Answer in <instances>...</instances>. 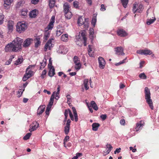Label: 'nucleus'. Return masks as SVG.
Returning a JSON list of instances; mask_svg holds the SVG:
<instances>
[{
    "instance_id": "nucleus-64",
    "label": "nucleus",
    "mask_w": 159,
    "mask_h": 159,
    "mask_svg": "<svg viewBox=\"0 0 159 159\" xmlns=\"http://www.w3.org/2000/svg\"><path fill=\"white\" fill-rule=\"evenodd\" d=\"M120 124L122 125H124L125 123V120L124 119H121L120 121Z\"/></svg>"
},
{
    "instance_id": "nucleus-26",
    "label": "nucleus",
    "mask_w": 159,
    "mask_h": 159,
    "mask_svg": "<svg viewBox=\"0 0 159 159\" xmlns=\"http://www.w3.org/2000/svg\"><path fill=\"white\" fill-rule=\"evenodd\" d=\"M55 0H49V7L50 8H52L54 6Z\"/></svg>"
},
{
    "instance_id": "nucleus-55",
    "label": "nucleus",
    "mask_w": 159,
    "mask_h": 159,
    "mask_svg": "<svg viewBox=\"0 0 159 159\" xmlns=\"http://www.w3.org/2000/svg\"><path fill=\"white\" fill-rule=\"evenodd\" d=\"M62 33V30H57V35L58 36H60Z\"/></svg>"
},
{
    "instance_id": "nucleus-10",
    "label": "nucleus",
    "mask_w": 159,
    "mask_h": 159,
    "mask_svg": "<svg viewBox=\"0 0 159 159\" xmlns=\"http://www.w3.org/2000/svg\"><path fill=\"white\" fill-rule=\"evenodd\" d=\"M52 40L51 39H49L48 42L46 43L45 45L44 48V50L45 51H46L48 48H49V50L51 49V48L52 45Z\"/></svg>"
},
{
    "instance_id": "nucleus-4",
    "label": "nucleus",
    "mask_w": 159,
    "mask_h": 159,
    "mask_svg": "<svg viewBox=\"0 0 159 159\" xmlns=\"http://www.w3.org/2000/svg\"><path fill=\"white\" fill-rule=\"evenodd\" d=\"M89 19L86 18L84 19V21L83 19L82 16H81L79 17L78 20V23L79 26H81L84 25V28L85 29H87L89 27Z\"/></svg>"
},
{
    "instance_id": "nucleus-17",
    "label": "nucleus",
    "mask_w": 159,
    "mask_h": 159,
    "mask_svg": "<svg viewBox=\"0 0 159 159\" xmlns=\"http://www.w3.org/2000/svg\"><path fill=\"white\" fill-rule=\"evenodd\" d=\"M39 126V124L37 122L36 123V124L34 125L32 127H31L29 129V131L30 132H32L35 130H36L38 127Z\"/></svg>"
},
{
    "instance_id": "nucleus-38",
    "label": "nucleus",
    "mask_w": 159,
    "mask_h": 159,
    "mask_svg": "<svg viewBox=\"0 0 159 159\" xmlns=\"http://www.w3.org/2000/svg\"><path fill=\"white\" fill-rule=\"evenodd\" d=\"M89 33L90 34V36L91 38L93 37V34H94L93 29L92 28H90L89 30Z\"/></svg>"
},
{
    "instance_id": "nucleus-58",
    "label": "nucleus",
    "mask_w": 159,
    "mask_h": 159,
    "mask_svg": "<svg viewBox=\"0 0 159 159\" xmlns=\"http://www.w3.org/2000/svg\"><path fill=\"white\" fill-rule=\"evenodd\" d=\"M100 118L102 119L103 120H104L107 118V115H102L100 116Z\"/></svg>"
},
{
    "instance_id": "nucleus-42",
    "label": "nucleus",
    "mask_w": 159,
    "mask_h": 159,
    "mask_svg": "<svg viewBox=\"0 0 159 159\" xmlns=\"http://www.w3.org/2000/svg\"><path fill=\"white\" fill-rule=\"evenodd\" d=\"M56 94V92L54 91L53 92L52 94L51 95V98H50V102H53L54 99V96Z\"/></svg>"
},
{
    "instance_id": "nucleus-18",
    "label": "nucleus",
    "mask_w": 159,
    "mask_h": 159,
    "mask_svg": "<svg viewBox=\"0 0 159 159\" xmlns=\"http://www.w3.org/2000/svg\"><path fill=\"white\" fill-rule=\"evenodd\" d=\"M46 28H45V32L44 33V39L45 40H47L49 37L50 32L48 30H46Z\"/></svg>"
},
{
    "instance_id": "nucleus-13",
    "label": "nucleus",
    "mask_w": 159,
    "mask_h": 159,
    "mask_svg": "<svg viewBox=\"0 0 159 159\" xmlns=\"http://www.w3.org/2000/svg\"><path fill=\"white\" fill-rule=\"evenodd\" d=\"M37 11L36 9L30 11L29 14V16L31 18H35L37 16L36 12Z\"/></svg>"
},
{
    "instance_id": "nucleus-12",
    "label": "nucleus",
    "mask_w": 159,
    "mask_h": 159,
    "mask_svg": "<svg viewBox=\"0 0 159 159\" xmlns=\"http://www.w3.org/2000/svg\"><path fill=\"white\" fill-rule=\"evenodd\" d=\"M49 69L50 70L48 72V75L50 77H52L55 74V69L53 68V66H51Z\"/></svg>"
},
{
    "instance_id": "nucleus-6",
    "label": "nucleus",
    "mask_w": 159,
    "mask_h": 159,
    "mask_svg": "<svg viewBox=\"0 0 159 159\" xmlns=\"http://www.w3.org/2000/svg\"><path fill=\"white\" fill-rule=\"evenodd\" d=\"M98 60L99 67L101 69H103L106 64L104 59L102 57H99Z\"/></svg>"
},
{
    "instance_id": "nucleus-30",
    "label": "nucleus",
    "mask_w": 159,
    "mask_h": 159,
    "mask_svg": "<svg viewBox=\"0 0 159 159\" xmlns=\"http://www.w3.org/2000/svg\"><path fill=\"white\" fill-rule=\"evenodd\" d=\"M54 23L52 22H50L49 23L47 29V30H51L53 27V24Z\"/></svg>"
},
{
    "instance_id": "nucleus-51",
    "label": "nucleus",
    "mask_w": 159,
    "mask_h": 159,
    "mask_svg": "<svg viewBox=\"0 0 159 159\" xmlns=\"http://www.w3.org/2000/svg\"><path fill=\"white\" fill-rule=\"evenodd\" d=\"M106 9L105 5L104 4H102L101 6L100 10L102 11H104L106 10Z\"/></svg>"
},
{
    "instance_id": "nucleus-35",
    "label": "nucleus",
    "mask_w": 159,
    "mask_h": 159,
    "mask_svg": "<svg viewBox=\"0 0 159 159\" xmlns=\"http://www.w3.org/2000/svg\"><path fill=\"white\" fill-rule=\"evenodd\" d=\"M79 3L76 1H74L73 2V5L74 7L75 8H79Z\"/></svg>"
},
{
    "instance_id": "nucleus-24",
    "label": "nucleus",
    "mask_w": 159,
    "mask_h": 159,
    "mask_svg": "<svg viewBox=\"0 0 159 159\" xmlns=\"http://www.w3.org/2000/svg\"><path fill=\"white\" fill-rule=\"evenodd\" d=\"M88 54L90 57H93V52H92L91 46L90 45H88Z\"/></svg>"
},
{
    "instance_id": "nucleus-29",
    "label": "nucleus",
    "mask_w": 159,
    "mask_h": 159,
    "mask_svg": "<svg viewBox=\"0 0 159 159\" xmlns=\"http://www.w3.org/2000/svg\"><path fill=\"white\" fill-rule=\"evenodd\" d=\"M156 20V19L154 18V19H148L147 22V24L148 25H150L152 23Z\"/></svg>"
},
{
    "instance_id": "nucleus-54",
    "label": "nucleus",
    "mask_w": 159,
    "mask_h": 159,
    "mask_svg": "<svg viewBox=\"0 0 159 159\" xmlns=\"http://www.w3.org/2000/svg\"><path fill=\"white\" fill-rule=\"evenodd\" d=\"M61 86L60 85L58 86L57 88V92L56 93L57 94V95H59L60 91V90Z\"/></svg>"
},
{
    "instance_id": "nucleus-8",
    "label": "nucleus",
    "mask_w": 159,
    "mask_h": 159,
    "mask_svg": "<svg viewBox=\"0 0 159 159\" xmlns=\"http://www.w3.org/2000/svg\"><path fill=\"white\" fill-rule=\"evenodd\" d=\"M45 108V105H44L40 106L38 109L37 114L38 115H40L44 111Z\"/></svg>"
},
{
    "instance_id": "nucleus-37",
    "label": "nucleus",
    "mask_w": 159,
    "mask_h": 159,
    "mask_svg": "<svg viewBox=\"0 0 159 159\" xmlns=\"http://www.w3.org/2000/svg\"><path fill=\"white\" fill-rule=\"evenodd\" d=\"M78 59V57L77 56H74L73 58V61L75 64L80 62V60H79Z\"/></svg>"
},
{
    "instance_id": "nucleus-53",
    "label": "nucleus",
    "mask_w": 159,
    "mask_h": 159,
    "mask_svg": "<svg viewBox=\"0 0 159 159\" xmlns=\"http://www.w3.org/2000/svg\"><path fill=\"white\" fill-rule=\"evenodd\" d=\"M137 53L138 54H144V53L143 52V50H137Z\"/></svg>"
},
{
    "instance_id": "nucleus-62",
    "label": "nucleus",
    "mask_w": 159,
    "mask_h": 159,
    "mask_svg": "<svg viewBox=\"0 0 159 159\" xmlns=\"http://www.w3.org/2000/svg\"><path fill=\"white\" fill-rule=\"evenodd\" d=\"M111 150H109L108 149V150H107L106 152H103V155L104 156H106V155L108 154H109V152L111 151Z\"/></svg>"
},
{
    "instance_id": "nucleus-20",
    "label": "nucleus",
    "mask_w": 159,
    "mask_h": 159,
    "mask_svg": "<svg viewBox=\"0 0 159 159\" xmlns=\"http://www.w3.org/2000/svg\"><path fill=\"white\" fill-rule=\"evenodd\" d=\"M23 61V58L22 57H21L17 59L16 61L14 64L16 65H17L21 63Z\"/></svg>"
},
{
    "instance_id": "nucleus-23",
    "label": "nucleus",
    "mask_w": 159,
    "mask_h": 159,
    "mask_svg": "<svg viewBox=\"0 0 159 159\" xmlns=\"http://www.w3.org/2000/svg\"><path fill=\"white\" fill-rule=\"evenodd\" d=\"M91 105L94 110L96 111L98 110V107L94 101H92L91 102Z\"/></svg>"
},
{
    "instance_id": "nucleus-1",
    "label": "nucleus",
    "mask_w": 159,
    "mask_h": 159,
    "mask_svg": "<svg viewBox=\"0 0 159 159\" xmlns=\"http://www.w3.org/2000/svg\"><path fill=\"white\" fill-rule=\"evenodd\" d=\"M23 40L17 37L11 43H9L5 47V51L6 52L20 51L21 49V44Z\"/></svg>"
},
{
    "instance_id": "nucleus-61",
    "label": "nucleus",
    "mask_w": 159,
    "mask_h": 159,
    "mask_svg": "<svg viewBox=\"0 0 159 159\" xmlns=\"http://www.w3.org/2000/svg\"><path fill=\"white\" fill-rule=\"evenodd\" d=\"M39 0H31V2L32 4H36L39 2Z\"/></svg>"
},
{
    "instance_id": "nucleus-19",
    "label": "nucleus",
    "mask_w": 159,
    "mask_h": 159,
    "mask_svg": "<svg viewBox=\"0 0 159 159\" xmlns=\"http://www.w3.org/2000/svg\"><path fill=\"white\" fill-rule=\"evenodd\" d=\"M28 11V10L26 9H23L20 11L21 15L24 17H25L27 16V12Z\"/></svg>"
},
{
    "instance_id": "nucleus-16",
    "label": "nucleus",
    "mask_w": 159,
    "mask_h": 159,
    "mask_svg": "<svg viewBox=\"0 0 159 159\" xmlns=\"http://www.w3.org/2000/svg\"><path fill=\"white\" fill-rule=\"evenodd\" d=\"M14 22L12 21H9L8 22V28L9 30L12 31L13 28Z\"/></svg>"
},
{
    "instance_id": "nucleus-57",
    "label": "nucleus",
    "mask_w": 159,
    "mask_h": 159,
    "mask_svg": "<svg viewBox=\"0 0 159 159\" xmlns=\"http://www.w3.org/2000/svg\"><path fill=\"white\" fill-rule=\"evenodd\" d=\"M69 136H66L65 138V139H64V145L65 144V142H67L68 140H69Z\"/></svg>"
},
{
    "instance_id": "nucleus-9",
    "label": "nucleus",
    "mask_w": 159,
    "mask_h": 159,
    "mask_svg": "<svg viewBox=\"0 0 159 159\" xmlns=\"http://www.w3.org/2000/svg\"><path fill=\"white\" fill-rule=\"evenodd\" d=\"M117 33V34L120 37H125L127 35V33L123 29L118 30Z\"/></svg>"
},
{
    "instance_id": "nucleus-36",
    "label": "nucleus",
    "mask_w": 159,
    "mask_h": 159,
    "mask_svg": "<svg viewBox=\"0 0 159 159\" xmlns=\"http://www.w3.org/2000/svg\"><path fill=\"white\" fill-rule=\"evenodd\" d=\"M70 127L69 126H65L64 128V132L66 134H68L69 133L70 130Z\"/></svg>"
},
{
    "instance_id": "nucleus-44",
    "label": "nucleus",
    "mask_w": 159,
    "mask_h": 159,
    "mask_svg": "<svg viewBox=\"0 0 159 159\" xmlns=\"http://www.w3.org/2000/svg\"><path fill=\"white\" fill-rule=\"evenodd\" d=\"M137 6L138 5L136 4H133L132 10L134 13H135L137 11V10H136V8Z\"/></svg>"
},
{
    "instance_id": "nucleus-63",
    "label": "nucleus",
    "mask_w": 159,
    "mask_h": 159,
    "mask_svg": "<svg viewBox=\"0 0 159 159\" xmlns=\"http://www.w3.org/2000/svg\"><path fill=\"white\" fill-rule=\"evenodd\" d=\"M48 66L49 68H51V66H52V62L51 61V58L49 60V63Z\"/></svg>"
},
{
    "instance_id": "nucleus-59",
    "label": "nucleus",
    "mask_w": 159,
    "mask_h": 159,
    "mask_svg": "<svg viewBox=\"0 0 159 159\" xmlns=\"http://www.w3.org/2000/svg\"><path fill=\"white\" fill-rule=\"evenodd\" d=\"M70 122L71 121L69 119L67 121L66 126L70 127Z\"/></svg>"
},
{
    "instance_id": "nucleus-21",
    "label": "nucleus",
    "mask_w": 159,
    "mask_h": 159,
    "mask_svg": "<svg viewBox=\"0 0 159 159\" xmlns=\"http://www.w3.org/2000/svg\"><path fill=\"white\" fill-rule=\"evenodd\" d=\"M68 35L67 34H63L61 36V39L62 41L66 42L68 41Z\"/></svg>"
},
{
    "instance_id": "nucleus-27",
    "label": "nucleus",
    "mask_w": 159,
    "mask_h": 159,
    "mask_svg": "<svg viewBox=\"0 0 159 159\" xmlns=\"http://www.w3.org/2000/svg\"><path fill=\"white\" fill-rule=\"evenodd\" d=\"M121 1L123 7L125 8H126L128 3V0H121Z\"/></svg>"
},
{
    "instance_id": "nucleus-25",
    "label": "nucleus",
    "mask_w": 159,
    "mask_h": 159,
    "mask_svg": "<svg viewBox=\"0 0 159 159\" xmlns=\"http://www.w3.org/2000/svg\"><path fill=\"white\" fill-rule=\"evenodd\" d=\"M88 79H85L84 80V87L86 90H88L89 89V87L88 86Z\"/></svg>"
},
{
    "instance_id": "nucleus-15",
    "label": "nucleus",
    "mask_w": 159,
    "mask_h": 159,
    "mask_svg": "<svg viewBox=\"0 0 159 159\" xmlns=\"http://www.w3.org/2000/svg\"><path fill=\"white\" fill-rule=\"evenodd\" d=\"M64 11V12L69 11V4L67 3H65L63 5Z\"/></svg>"
},
{
    "instance_id": "nucleus-45",
    "label": "nucleus",
    "mask_w": 159,
    "mask_h": 159,
    "mask_svg": "<svg viewBox=\"0 0 159 159\" xmlns=\"http://www.w3.org/2000/svg\"><path fill=\"white\" fill-rule=\"evenodd\" d=\"M36 42H35V47L37 48L38 47L39 45H40V42L39 40L37 39H36Z\"/></svg>"
},
{
    "instance_id": "nucleus-56",
    "label": "nucleus",
    "mask_w": 159,
    "mask_h": 159,
    "mask_svg": "<svg viewBox=\"0 0 159 159\" xmlns=\"http://www.w3.org/2000/svg\"><path fill=\"white\" fill-rule=\"evenodd\" d=\"M106 146L107 148H108L109 150H111L112 149V147L111 144H107L106 145Z\"/></svg>"
},
{
    "instance_id": "nucleus-7",
    "label": "nucleus",
    "mask_w": 159,
    "mask_h": 159,
    "mask_svg": "<svg viewBox=\"0 0 159 159\" xmlns=\"http://www.w3.org/2000/svg\"><path fill=\"white\" fill-rule=\"evenodd\" d=\"M144 125V122L143 121L141 120L137 123L136 124L135 129L136 131H138L143 127Z\"/></svg>"
},
{
    "instance_id": "nucleus-60",
    "label": "nucleus",
    "mask_w": 159,
    "mask_h": 159,
    "mask_svg": "<svg viewBox=\"0 0 159 159\" xmlns=\"http://www.w3.org/2000/svg\"><path fill=\"white\" fill-rule=\"evenodd\" d=\"M121 149V148H116V150L114 151V153L116 154V153H119L120 151V150Z\"/></svg>"
},
{
    "instance_id": "nucleus-48",
    "label": "nucleus",
    "mask_w": 159,
    "mask_h": 159,
    "mask_svg": "<svg viewBox=\"0 0 159 159\" xmlns=\"http://www.w3.org/2000/svg\"><path fill=\"white\" fill-rule=\"evenodd\" d=\"M40 64L41 65L40 67V69L41 70L45 66L46 64L45 62H41Z\"/></svg>"
},
{
    "instance_id": "nucleus-14",
    "label": "nucleus",
    "mask_w": 159,
    "mask_h": 159,
    "mask_svg": "<svg viewBox=\"0 0 159 159\" xmlns=\"http://www.w3.org/2000/svg\"><path fill=\"white\" fill-rule=\"evenodd\" d=\"M100 126V124L98 123H93L92 125L93 130L94 131H97Z\"/></svg>"
},
{
    "instance_id": "nucleus-3",
    "label": "nucleus",
    "mask_w": 159,
    "mask_h": 159,
    "mask_svg": "<svg viewBox=\"0 0 159 159\" xmlns=\"http://www.w3.org/2000/svg\"><path fill=\"white\" fill-rule=\"evenodd\" d=\"M27 25L24 21L18 22L16 26V31L21 33L25 31L27 28Z\"/></svg>"
},
{
    "instance_id": "nucleus-47",
    "label": "nucleus",
    "mask_w": 159,
    "mask_h": 159,
    "mask_svg": "<svg viewBox=\"0 0 159 159\" xmlns=\"http://www.w3.org/2000/svg\"><path fill=\"white\" fill-rule=\"evenodd\" d=\"M96 21L97 19L96 18H94L92 19L91 24L94 26H95Z\"/></svg>"
},
{
    "instance_id": "nucleus-39",
    "label": "nucleus",
    "mask_w": 159,
    "mask_h": 159,
    "mask_svg": "<svg viewBox=\"0 0 159 159\" xmlns=\"http://www.w3.org/2000/svg\"><path fill=\"white\" fill-rule=\"evenodd\" d=\"M75 68L76 70H79L81 66V64L80 62L75 64Z\"/></svg>"
},
{
    "instance_id": "nucleus-49",
    "label": "nucleus",
    "mask_w": 159,
    "mask_h": 159,
    "mask_svg": "<svg viewBox=\"0 0 159 159\" xmlns=\"http://www.w3.org/2000/svg\"><path fill=\"white\" fill-rule=\"evenodd\" d=\"M68 113H69L68 109H66L65 111V112H64V115H65V119H67L68 115Z\"/></svg>"
},
{
    "instance_id": "nucleus-50",
    "label": "nucleus",
    "mask_w": 159,
    "mask_h": 159,
    "mask_svg": "<svg viewBox=\"0 0 159 159\" xmlns=\"http://www.w3.org/2000/svg\"><path fill=\"white\" fill-rule=\"evenodd\" d=\"M51 108L48 107H47L46 110L45 111L46 114L47 115H48L49 114V112Z\"/></svg>"
},
{
    "instance_id": "nucleus-28",
    "label": "nucleus",
    "mask_w": 159,
    "mask_h": 159,
    "mask_svg": "<svg viewBox=\"0 0 159 159\" xmlns=\"http://www.w3.org/2000/svg\"><path fill=\"white\" fill-rule=\"evenodd\" d=\"M14 58V55H11L10 56V58L9 59V60L7 61L5 63V64L6 65H9L11 63V62L12 61V59Z\"/></svg>"
},
{
    "instance_id": "nucleus-33",
    "label": "nucleus",
    "mask_w": 159,
    "mask_h": 159,
    "mask_svg": "<svg viewBox=\"0 0 159 159\" xmlns=\"http://www.w3.org/2000/svg\"><path fill=\"white\" fill-rule=\"evenodd\" d=\"M31 135V133H28L23 138V139L24 140H26L29 139Z\"/></svg>"
},
{
    "instance_id": "nucleus-52",
    "label": "nucleus",
    "mask_w": 159,
    "mask_h": 159,
    "mask_svg": "<svg viewBox=\"0 0 159 159\" xmlns=\"http://www.w3.org/2000/svg\"><path fill=\"white\" fill-rule=\"evenodd\" d=\"M126 59V58H125V59H124V60H123L122 61H121L119 63H116L115 64L116 66H118L120 64L124 63L125 62V60Z\"/></svg>"
},
{
    "instance_id": "nucleus-11",
    "label": "nucleus",
    "mask_w": 159,
    "mask_h": 159,
    "mask_svg": "<svg viewBox=\"0 0 159 159\" xmlns=\"http://www.w3.org/2000/svg\"><path fill=\"white\" fill-rule=\"evenodd\" d=\"M32 41L33 40L31 39L27 38L24 42L23 47L25 48L29 46L30 44L31 41Z\"/></svg>"
},
{
    "instance_id": "nucleus-46",
    "label": "nucleus",
    "mask_w": 159,
    "mask_h": 159,
    "mask_svg": "<svg viewBox=\"0 0 159 159\" xmlns=\"http://www.w3.org/2000/svg\"><path fill=\"white\" fill-rule=\"evenodd\" d=\"M4 16L2 14H0V25L3 23V19H4Z\"/></svg>"
},
{
    "instance_id": "nucleus-2",
    "label": "nucleus",
    "mask_w": 159,
    "mask_h": 159,
    "mask_svg": "<svg viewBox=\"0 0 159 159\" xmlns=\"http://www.w3.org/2000/svg\"><path fill=\"white\" fill-rule=\"evenodd\" d=\"M145 98L146 102L149 105L152 110L153 109V106L152 99H151V93L150 89L147 87L144 89Z\"/></svg>"
},
{
    "instance_id": "nucleus-43",
    "label": "nucleus",
    "mask_w": 159,
    "mask_h": 159,
    "mask_svg": "<svg viewBox=\"0 0 159 159\" xmlns=\"http://www.w3.org/2000/svg\"><path fill=\"white\" fill-rule=\"evenodd\" d=\"M47 73V71L46 70H43L41 74V77L42 79H43Z\"/></svg>"
},
{
    "instance_id": "nucleus-31",
    "label": "nucleus",
    "mask_w": 159,
    "mask_h": 159,
    "mask_svg": "<svg viewBox=\"0 0 159 159\" xmlns=\"http://www.w3.org/2000/svg\"><path fill=\"white\" fill-rule=\"evenodd\" d=\"M13 0H4V5L9 6L13 2Z\"/></svg>"
},
{
    "instance_id": "nucleus-34",
    "label": "nucleus",
    "mask_w": 159,
    "mask_h": 159,
    "mask_svg": "<svg viewBox=\"0 0 159 159\" xmlns=\"http://www.w3.org/2000/svg\"><path fill=\"white\" fill-rule=\"evenodd\" d=\"M30 77L28 75L27 73H25L23 78V80L25 81L30 78Z\"/></svg>"
},
{
    "instance_id": "nucleus-41",
    "label": "nucleus",
    "mask_w": 159,
    "mask_h": 159,
    "mask_svg": "<svg viewBox=\"0 0 159 159\" xmlns=\"http://www.w3.org/2000/svg\"><path fill=\"white\" fill-rule=\"evenodd\" d=\"M31 77L33 75V71L30 70H29L27 71L26 70V73Z\"/></svg>"
},
{
    "instance_id": "nucleus-22",
    "label": "nucleus",
    "mask_w": 159,
    "mask_h": 159,
    "mask_svg": "<svg viewBox=\"0 0 159 159\" xmlns=\"http://www.w3.org/2000/svg\"><path fill=\"white\" fill-rule=\"evenodd\" d=\"M64 13L65 17L67 19H69L71 18L72 16V14L70 11H69Z\"/></svg>"
},
{
    "instance_id": "nucleus-40",
    "label": "nucleus",
    "mask_w": 159,
    "mask_h": 159,
    "mask_svg": "<svg viewBox=\"0 0 159 159\" xmlns=\"http://www.w3.org/2000/svg\"><path fill=\"white\" fill-rule=\"evenodd\" d=\"M139 76L141 79H147V76L144 73L140 74L139 75Z\"/></svg>"
},
{
    "instance_id": "nucleus-5",
    "label": "nucleus",
    "mask_w": 159,
    "mask_h": 159,
    "mask_svg": "<svg viewBox=\"0 0 159 159\" xmlns=\"http://www.w3.org/2000/svg\"><path fill=\"white\" fill-rule=\"evenodd\" d=\"M116 54L117 55H124L125 53L123 52V49L121 47H117L115 48Z\"/></svg>"
},
{
    "instance_id": "nucleus-32",
    "label": "nucleus",
    "mask_w": 159,
    "mask_h": 159,
    "mask_svg": "<svg viewBox=\"0 0 159 159\" xmlns=\"http://www.w3.org/2000/svg\"><path fill=\"white\" fill-rule=\"evenodd\" d=\"M144 55H151L152 53V52L149 50H143Z\"/></svg>"
}]
</instances>
